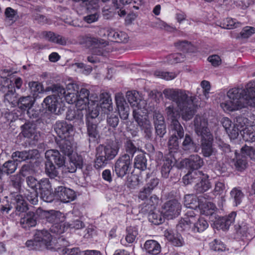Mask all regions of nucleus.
<instances>
[{"label":"nucleus","mask_w":255,"mask_h":255,"mask_svg":"<svg viewBox=\"0 0 255 255\" xmlns=\"http://www.w3.org/2000/svg\"><path fill=\"white\" fill-rule=\"evenodd\" d=\"M46 90L53 93H57L58 96L64 97V99L68 104H75L79 108L85 109L88 113L92 110H94L97 105L100 106V99L92 100L89 99L90 92L86 88H82L79 93L77 94L66 91L65 88L59 84H54L46 88ZM101 97H100V98Z\"/></svg>","instance_id":"obj_1"},{"label":"nucleus","mask_w":255,"mask_h":255,"mask_svg":"<svg viewBox=\"0 0 255 255\" xmlns=\"http://www.w3.org/2000/svg\"><path fill=\"white\" fill-rule=\"evenodd\" d=\"M100 106L97 105L96 108L92 110L86 115V124L87 128V133L90 142L96 141L99 137L97 129L98 120L97 119L100 112L102 114H108L113 110L112 102L111 95L107 92L100 94Z\"/></svg>","instance_id":"obj_2"},{"label":"nucleus","mask_w":255,"mask_h":255,"mask_svg":"<svg viewBox=\"0 0 255 255\" xmlns=\"http://www.w3.org/2000/svg\"><path fill=\"white\" fill-rule=\"evenodd\" d=\"M163 94L167 99L176 104L183 120L188 121L193 117L195 110L193 107V101L185 91L179 89H165Z\"/></svg>","instance_id":"obj_3"},{"label":"nucleus","mask_w":255,"mask_h":255,"mask_svg":"<svg viewBox=\"0 0 255 255\" xmlns=\"http://www.w3.org/2000/svg\"><path fill=\"white\" fill-rule=\"evenodd\" d=\"M194 125L196 133L201 136V147L204 156L209 157L213 152V135L208 128V120L199 115L194 120Z\"/></svg>","instance_id":"obj_4"},{"label":"nucleus","mask_w":255,"mask_h":255,"mask_svg":"<svg viewBox=\"0 0 255 255\" xmlns=\"http://www.w3.org/2000/svg\"><path fill=\"white\" fill-rule=\"evenodd\" d=\"M119 147L116 144H100L96 148L94 167L100 169L105 167L118 154Z\"/></svg>","instance_id":"obj_5"},{"label":"nucleus","mask_w":255,"mask_h":255,"mask_svg":"<svg viewBox=\"0 0 255 255\" xmlns=\"http://www.w3.org/2000/svg\"><path fill=\"white\" fill-rule=\"evenodd\" d=\"M46 161L45 164V169L46 174L51 178L58 177V171L54 164L58 167H62L65 163V158L61 155L57 150H48L45 152Z\"/></svg>","instance_id":"obj_6"},{"label":"nucleus","mask_w":255,"mask_h":255,"mask_svg":"<svg viewBox=\"0 0 255 255\" xmlns=\"http://www.w3.org/2000/svg\"><path fill=\"white\" fill-rule=\"evenodd\" d=\"M52 93L53 95L48 96L44 99L42 107L51 113L61 114L65 110V107L61 101L64 97L60 98L57 93Z\"/></svg>","instance_id":"obj_7"},{"label":"nucleus","mask_w":255,"mask_h":255,"mask_svg":"<svg viewBox=\"0 0 255 255\" xmlns=\"http://www.w3.org/2000/svg\"><path fill=\"white\" fill-rule=\"evenodd\" d=\"M132 160L128 156L121 155L114 165V171L119 177H123L129 172L131 168Z\"/></svg>","instance_id":"obj_8"},{"label":"nucleus","mask_w":255,"mask_h":255,"mask_svg":"<svg viewBox=\"0 0 255 255\" xmlns=\"http://www.w3.org/2000/svg\"><path fill=\"white\" fill-rule=\"evenodd\" d=\"M170 132L171 135L168 141V149L170 152H175L178 149L181 139L184 136V131L182 126H175L170 128Z\"/></svg>","instance_id":"obj_9"},{"label":"nucleus","mask_w":255,"mask_h":255,"mask_svg":"<svg viewBox=\"0 0 255 255\" xmlns=\"http://www.w3.org/2000/svg\"><path fill=\"white\" fill-rule=\"evenodd\" d=\"M40 195V198L46 202L53 201L54 195L52 193L51 185L48 178H43L38 183L37 191Z\"/></svg>","instance_id":"obj_10"},{"label":"nucleus","mask_w":255,"mask_h":255,"mask_svg":"<svg viewBox=\"0 0 255 255\" xmlns=\"http://www.w3.org/2000/svg\"><path fill=\"white\" fill-rule=\"evenodd\" d=\"M54 129L61 139L71 136L74 132L73 126L64 121H58L54 125Z\"/></svg>","instance_id":"obj_11"},{"label":"nucleus","mask_w":255,"mask_h":255,"mask_svg":"<svg viewBox=\"0 0 255 255\" xmlns=\"http://www.w3.org/2000/svg\"><path fill=\"white\" fill-rule=\"evenodd\" d=\"M213 198V197H211L206 194L203 195V200H202L199 208L202 215L206 216L216 215L215 211L217 209L216 206L214 203L210 201L211 199Z\"/></svg>","instance_id":"obj_12"},{"label":"nucleus","mask_w":255,"mask_h":255,"mask_svg":"<svg viewBox=\"0 0 255 255\" xmlns=\"http://www.w3.org/2000/svg\"><path fill=\"white\" fill-rule=\"evenodd\" d=\"M164 209L165 216L168 219H172L177 217L180 214L181 205L177 200H171L165 203Z\"/></svg>","instance_id":"obj_13"},{"label":"nucleus","mask_w":255,"mask_h":255,"mask_svg":"<svg viewBox=\"0 0 255 255\" xmlns=\"http://www.w3.org/2000/svg\"><path fill=\"white\" fill-rule=\"evenodd\" d=\"M55 194L63 203L72 201L76 197L74 190L61 186L55 188Z\"/></svg>","instance_id":"obj_14"},{"label":"nucleus","mask_w":255,"mask_h":255,"mask_svg":"<svg viewBox=\"0 0 255 255\" xmlns=\"http://www.w3.org/2000/svg\"><path fill=\"white\" fill-rule=\"evenodd\" d=\"M236 215V212H232L228 216L219 218L215 220L214 222V226L218 230L226 231L234 222Z\"/></svg>","instance_id":"obj_15"},{"label":"nucleus","mask_w":255,"mask_h":255,"mask_svg":"<svg viewBox=\"0 0 255 255\" xmlns=\"http://www.w3.org/2000/svg\"><path fill=\"white\" fill-rule=\"evenodd\" d=\"M75 108L73 109L69 108L68 109L66 115V119L70 121H73L74 123H77L78 125L83 124V111L85 110V109L79 108L75 106Z\"/></svg>","instance_id":"obj_16"},{"label":"nucleus","mask_w":255,"mask_h":255,"mask_svg":"<svg viewBox=\"0 0 255 255\" xmlns=\"http://www.w3.org/2000/svg\"><path fill=\"white\" fill-rule=\"evenodd\" d=\"M115 101L119 114L122 119L127 120L129 115V107L123 96L116 95Z\"/></svg>","instance_id":"obj_17"},{"label":"nucleus","mask_w":255,"mask_h":255,"mask_svg":"<svg viewBox=\"0 0 255 255\" xmlns=\"http://www.w3.org/2000/svg\"><path fill=\"white\" fill-rule=\"evenodd\" d=\"M68 157L69 161L67 165V169L69 172L74 173L77 169H81L83 167V159L81 155L73 153Z\"/></svg>","instance_id":"obj_18"},{"label":"nucleus","mask_w":255,"mask_h":255,"mask_svg":"<svg viewBox=\"0 0 255 255\" xmlns=\"http://www.w3.org/2000/svg\"><path fill=\"white\" fill-rule=\"evenodd\" d=\"M167 119L170 121L171 124L169 128H175L174 126L178 127L182 126L178 121L180 118L179 112L173 106L170 105L167 107L165 109Z\"/></svg>","instance_id":"obj_19"},{"label":"nucleus","mask_w":255,"mask_h":255,"mask_svg":"<svg viewBox=\"0 0 255 255\" xmlns=\"http://www.w3.org/2000/svg\"><path fill=\"white\" fill-rule=\"evenodd\" d=\"M244 99L248 101H251L252 103L250 104L252 107H255V82L251 81L248 83L246 87V90L243 91Z\"/></svg>","instance_id":"obj_20"},{"label":"nucleus","mask_w":255,"mask_h":255,"mask_svg":"<svg viewBox=\"0 0 255 255\" xmlns=\"http://www.w3.org/2000/svg\"><path fill=\"white\" fill-rule=\"evenodd\" d=\"M11 202L15 205L16 214H20L25 212L28 209L26 202L24 200L22 195L16 194L12 196Z\"/></svg>","instance_id":"obj_21"},{"label":"nucleus","mask_w":255,"mask_h":255,"mask_svg":"<svg viewBox=\"0 0 255 255\" xmlns=\"http://www.w3.org/2000/svg\"><path fill=\"white\" fill-rule=\"evenodd\" d=\"M38 219L37 212L29 211L21 219L20 224L24 228L34 227L36 225Z\"/></svg>","instance_id":"obj_22"},{"label":"nucleus","mask_w":255,"mask_h":255,"mask_svg":"<svg viewBox=\"0 0 255 255\" xmlns=\"http://www.w3.org/2000/svg\"><path fill=\"white\" fill-rule=\"evenodd\" d=\"M37 152V150L29 151H16L12 153L11 158L16 162H21L28 159H32L34 154Z\"/></svg>","instance_id":"obj_23"},{"label":"nucleus","mask_w":255,"mask_h":255,"mask_svg":"<svg viewBox=\"0 0 255 255\" xmlns=\"http://www.w3.org/2000/svg\"><path fill=\"white\" fill-rule=\"evenodd\" d=\"M203 196L197 197L193 194L186 195L184 197V205L188 208L196 209L199 208Z\"/></svg>","instance_id":"obj_24"},{"label":"nucleus","mask_w":255,"mask_h":255,"mask_svg":"<svg viewBox=\"0 0 255 255\" xmlns=\"http://www.w3.org/2000/svg\"><path fill=\"white\" fill-rule=\"evenodd\" d=\"M233 163L236 169L239 171L245 170L248 165L247 157L243 154L235 152V157L233 159Z\"/></svg>","instance_id":"obj_25"},{"label":"nucleus","mask_w":255,"mask_h":255,"mask_svg":"<svg viewBox=\"0 0 255 255\" xmlns=\"http://www.w3.org/2000/svg\"><path fill=\"white\" fill-rule=\"evenodd\" d=\"M165 236L172 245L176 247H181L184 244L182 236L179 233H174L172 231L165 232Z\"/></svg>","instance_id":"obj_26"},{"label":"nucleus","mask_w":255,"mask_h":255,"mask_svg":"<svg viewBox=\"0 0 255 255\" xmlns=\"http://www.w3.org/2000/svg\"><path fill=\"white\" fill-rule=\"evenodd\" d=\"M211 187V183L208 179V176L203 175V176L200 178V181L195 184L194 189L196 193L198 194L207 191Z\"/></svg>","instance_id":"obj_27"},{"label":"nucleus","mask_w":255,"mask_h":255,"mask_svg":"<svg viewBox=\"0 0 255 255\" xmlns=\"http://www.w3.org/2000/svg\"><path fill=\"white\" fill-rule=\"evenodd\" d=\"M35 239L38 240L40 246H48L50 245L52 238L48 231L43 230L35 233Z\"/></svg>","instance_id":"obj_28"},{"label":"nucleus","mask_w":255,"mask_h":255,"mask_svg":"<svg viewBox=\"0 0 255 255\" xmlns=\"http://www.w3.org/2000/svg\"><path fill=\"white\" fill-rule=\"evenodd\" d=\"M43 35L50 42L55 43L61 45H65L67 43V39L65 37L55 33L51 31H44Z\"/></svg>","instance_id":"obj_29"},{"label":"nucleus","mask_w":255,"mask_h":255,"mask_svg":"<svg viewBox=\"0 0 255 255\" xmlns=\"http://www.w3.org/2000/svg\"><path fill=\"white\" fill-rule=\"evenodd\" d=\"M86 44L89 47H91L92 53L97 55H102L103 49L101 47L99 40L95 37H88L86 40Z\"/></svg>","instance_id":"obj_30"},{"label":"nucleus","mask_w":255,"mask_h":255,"mask_svg":"<svg viewBox=\"0 0 255 255\" xmlns=\"http://www.w3.org/2000/svg\"><path fill=\"white\" fill-rule=\"evenodd\" d=\"M144 248L146 252L149 254L156 255L161 251L160 244L156 241L150 240L145 242Z\"/></svg>","instance_id":"obj_31"},{"label":"nucleus","mask_w":255,"mask_h":255,"mask_svg":"<svg viewBox=\"0 0 255 255\" xmlns=\"http://www.w3.org/2000/svg\"><path fill=\"white\" fill-rule=\"evenodd\" d=\"M124 149L125 152L121 155L128 156L129 159L131 160H132L135 153L139 151V147L135 146L130 139H127L125 142Z\"/></svg>","instance_id":"obj_32"},{"label":"nucleus","mask_w":255,"mask_h":255,"mask_svg":"<svg viewBox=\"0 0 255 255\" xmlns=\"http://www.w3.org/2000/svg\"><path fill=\"white\" fill-rule=\"evenodd\" d=\"M21 133L25 137L34 139L36 135V128L34 124L26 123L21 127Z\"/></svg>","instance_id":"obj_33"},{"label":"nucleus","mask_w":255,"mask_h":255,"mask_svg":"<svg viewBox=\"0 0 255 255\" xmlns=\"http://www.w3.org/2000/svg\"><path fill=\"white\" fill-rule=\"evenodd\" d=\"M203 160L200 156L196 154L190 155L186 164L190 170H194L200 168L203 165Z\"/></svg>","instance_id":"obj_34"},{"label":"nucleus","mask_w":255,"mask_h":255,"mask_svg":"<svg viewBox=\"0 0 255 255\" xmlns=\"http://www.w3.org/2000/svg\"><path fill=\"white\" fill-rule=\"evenodd\" d=\"M60 151L65 155L70 156L73 153V147L71 142L67 138L61 139L57 141Z\"/></svg>","instance_id":"obj_35"},{"label":"nucleus","mask_w":255,"mask_h":255,"mask_svg":"<svg viewBox=\"0 0 255 255\" xmlns=\"http://www.w3.org/2000/svg\"><path fill=\"white\" fill-rule=\"evenodd\" d=\"M30 93L34 99L39 98V94H42L44 92L43 85L37 81H32L28 83Z\"/></svg>","instance_id":"obj_36"},{"label":"nucleus","mask_w":255,"mask_h":255,"mask_svg":"<svg viewBox=\"0 0 255 255\" xmlns=\"http://www.w3.org/2000/svg\"><path fill=\"white\" fill-rule=\"evenodd\" d=\"M108 37L110 38H113V41L118 43H126L128 38L126 32L115 30H112L109 32Z\"/></svg>","instance_id":"obj_37"},{"label":"nucleus","mask_w":255,"mask_h":255,"mask_svg":"<svg viewBox=\"0 0 255 255\" xmlns=\"http://www.w3.org/2000/svg\"><path fill=\"white\" fill-rule=\"evenodd\" d=\"M35 100L31 96H27L20 98L17 103L19 108L24 112L32 107Z\"/></svg>","instance_id":"obj_38"},{"label":"nucleus","mask_w":255,"mask_h":255,"mask_svg":"<svg viewBox=\"0 0 255 255\" xmlns=\"http://www.w3.org/2000/svg\"><path fill=\"white\" fill-rule=\"evenodd\" d=\"M60 212L54 210L50 211H42L41 212V216L45 219V221L53 224L60 220L58 215Z\"/></svg>","instance_id":"obj_39"},{"label":"nucleus","mask_w":255,"mask_h":255,"mask_svg":"<svg viewBox=\"0 0 255 255\" xmlns=\"http://www.w3.org/2000/svg\"><path fill=\"white\" fill-rule=\"evenodd\" d=\"M7 88V91L4 96V102H7L9 104L14 105L17 102V94L15 92V89L11 84H9Z\"/></svg>","instance_id":"obj_40"},{"label":"nucleus","mask_w":255,"mask_h":255,"mask_svg":"<svg viewBox=\"0 0 255 255\" xmlns=\"http://www.w3.org/2000/svg\"><path fill=\"white\" fill-rule=\"evenodd\" d=\"M188 216L184 218H182L177 225V229L180 231H188L191 227V221L189 216L194 217V213L192 212L187 213Z\"/></svg>","instance_id":"obj_41"},{"label":"nucleus","mask_w":255,"mask_h":255,"mask_svg":"<svg viewBox=\"0 0 255 255\" xmlns=\"http://www.w3.org/2000/svg\"><path fill=\"white\" fill-rule=\"evenodd\" d=\"M174 46L178 50L185 53L193 52L194 50V47L191 42L187 40L178 41L174 43Z\"/></svg>","instance_id":"obj_42"},{"label":"nucleus","mask_w":255,"mask_h":255,"mask_svg":"<svg viewBox=\"0 0 255 255\" xmlns=\"http://www.w3.org/2000/svg\"><path fill=\"white\" fill-rule=\"evenodd\" d=\"M147 159L145 153L142 152L137 154L134 160V167L135 168L141 170H144L146 169Z\"/></svg>","instance_id":"obj_43"},{"label":"nucleus","mask_w":255,"mask_h":255,"mask_svg":"<svg viewBox=\"0 0 255 255\" xmlns=\"http://www.w3.org/2000/svg\"><path fill=\"white\" fill-rule=\"evenodd\" d=\"M67 230V222L60 220L52 224L50 228V232L56 234H61Z\"/></svg>","instance_id":"obj_44"},{"label":"nucleus","mask_w":255,"mask_h":255,"mask_svg":"<svg viewBox=\"0 0 255 255\" xmlns=\"http://www.w3.org/2000/svg\"><path fill=\"white\" fill-rule=\"evenodd\" d=\"M148 220L154 225H160L164 221V217L162 213L158 210L153 211L148 214Z\"/></svg>","instance_id":"obj_45"},{"label":"nucleus","mask_w":255,"mask_h":255,"mask_svg":"<svg viewBox=\"0 0 255 255\" xmlns=\"http://www.w3.org/2000/svg\"><path fill=\"white\" fill-rule=\"evenodd\" d=\"M17 163L13 160L6 161L2 166V170L4 174L9 175L15 172L17 168Z\"/></svg>","instance_id":"obj_46"},{"label":"nucleus","mask_w":255,"mask_h":255,"mask_svg":"<svg viewBox=\"0 0 255 255\" xmlns=\"http://www.w3.org/2000/svg\"><path fill=\"white\" fill-rule=\"evenodd\" d=\"M126 240L128 243H132L138 235V229L136 227H128L126 229Z\"/></svg>","instance_id":"obj_47"},{"label":"nucleus","mask_w":255,"mask_h":255,"mask_svg":"<svg viewBox=\"0 0 255 255\" xmlns=\"http://www.w3.org/2000/svg\"><path fill=\"white\" fill-rule=\"evenodd\" d=\"M227 96L229 99L239 103L241 99H244L243 91L239 88H233L228 92Z\"/></svg>","instance_id":"obj_48"},{"label":"nucleus","mask_w":255,"mask_h":255,"mask_svg":"<svg viewBox=\"0 0 255 255\" xmlns=\"http://www.w3.org/2000/svg\"><path fill=\"white\" fill-rule=\"evenodd\" d=\"M25 198L31 204L36 205L38 201V192L34 190L26 189L24 193Z\"/></svg>","instance_id":"obj_49"},{"label":"nucleus","mask_w":255,"mask_h":255,"mask_svg":"<svg viewBox=\"0 0 255 255\" xmlns=\"http://www.w3.org/2000/svg\"><path fill=\"white\" fill-rule=\"evenodd\" d=\"M209 226L206 219L203 217H200L197 222L194 224L193 231L197 232L204 231Z\"/></svg>","instance_id":"obj_50"},{"label":"nucleus","mask_w":255,"mask_h":255,"mask_svg":"<svg viewBox=\"0 0 255 255\" xmlns=\"http://www.w3.org/2000/svg\"><path fill=\"white\" fill-rule=\"evenodd\" d=\"M238 102L229 100L221 103L220 106L225 111L232 112L238 109Z\"/></svg>","instance_id":"obj_51"},{"label":"nucleus","mask_w":255,"mask_h":255,"mask_svg":"<svg viewBox=\"0 0 255 255\" xmlns=\"http://www.w3.org/2000/svg\"><path fill=\"white\" fill-rule=\"evenodd\" d=\"M22 182V178L19 175H14L10 177V185L15 189L16 192L20 191Z\"/></svg>","instance_id":"obj_52"},{"label":"nucleus","mask_w":255,"mask_h":255,"mask_svg":"<svg viewBox=\"0 0 255 255\" xmlns=\"http://www.w3.org/2000/svg\"><path fill=\"white\" fill-rule=\"evenodd\" d=\"M231 196L234 199L235 205L237 206L242 202V199L244 194L242 191L237 188H233L231 191Z\"/></svg>","instance_id":"obj_53"},{"label":"nucleus","mask_w":255,"mask_h":255,"mask_svg":"<svg viewBox=\"0 0 255 255\" xmlns=\"http://www.w3.org/2000/svg\"><path fill=\"white\" fill-rule=\"evenodd\" d=\"M158 77L166 80H171L177 77V74L174 72H169L161 71H156L154 73Z\"/></svg>","instance_id":"obj_54"},{"label":"nucleus","mask_w":255,"mask_h":255,"mask_svg":"<svg viewBox=\"0 0 255 255\" xmlns=\"http://www.w3.org/2000/svg\"><path fill=\"white\" fill-rule=\"evenodd\" d=\"M138 93L135 91H128L127 93L126 97L129 103L132 106H137L138 97L137 96Z\"/></svg>","instance_id":"obj_55"},{"label":"nucleus","mask_w":255,"mask_h":255,"mask_svg":"<svg viewBox=\"0 0 255 255\" xmlns=\"http://www.w3.org/2000/svg\"><path fill=\"white\" fill-rule=\"evenodd\" d=\"M255 33V28L252 26H246L243 28L238 35V38H248Z\"/></svg>","instance_id":"obj_56"},{"label":"nucleus","mask_w":255,"mask_h":255,"mask_svg":"<svg viewBox=\"0 0 255 255\" xmlns=\"http://www.w3.org/2000/svg\"><path fill=\"white\" fill-rule=\"evenodd\" d=\"M140 110H133V117L136 122L138 124L139 126L143 127L146 125V123L148 121L146 120L145 118L143 117V116L140 114Z\"/></svg>","instance_id":"obj_57"},{"label":"nucleus","mask_w":255,"mask_h":255,"mask_svg":"<svg viewBox=\"0 0 255 255\" xmlns=\"http://www.w3.org/2000/svg\"><path fill=\"white\" fill-rule=\"evenodd\" d=\"M210 248L215 251H223L226 249L225 245L220 240L215 239L210 243Z\"/></svg>","instance_id":"obj_58"},{"label":"nucleus","mask_w":255,"mask_h":255,"mask_svg":"<svg viewBox=\"0 0 255 255\" xmlns=\"http://www.w3.org/2000/svg\"><path fill=\"white\" fill-rule=\"evenodd\" d=\"M67 229L79 230L85 227L84 223L79 219H76L71 221L70 222H67Z\"/></svg>","instance_id":"obj_59"},{"label":"nucleus","mask_w":255,"mask_h":255,"mask_svg":"<svg viewBox=\"0 0 255 255\" xmlns=\"http://www.w3.org/2000/svg\"><path fill=\"white\" fill-rule=\"evenodd\" d=\"M182 145L184 150H188L194 147V142L190 135L188 134L185 135Z\"/></svg>","instance_id":"obj_60"},{"label":"nucleus","mask_w":255,"mask_h":255,"mask_svg":"<svg viewBox=\"0 0 255 255\" xmlns=\"http://www.w3.org/2000/svg\"><path fill=\"white\" fill-rule=\"evenodd\" d=\"M243 137L247 141L254 142L255 141V130L253 128L251 129H245L244 132Z\"/></svg>","instance_id":"obj_61"},{"label":"nucleus","mask_w":255,"mask_h":255,"mask_svg":"<svg viewBox=\"0 0 255 255\" xmlns=\"http://www.w3.org/2000/svg\"><path fill=\"white\" fill-rule=\"evenodd\" d=\"M158 183L159 179L157 178L151 177V178H150L147 177L145 187L152 192L153 189L158 185Z\"/></svg>","instance_id":"obj_62"},{"label":"nucleus","mask_w":255,"mask_h":255,"mask_svg":"<svg viewBox=\"0 0 255 255\" xmlns=\"http://www.w3.org/2000/svg\"><path fill=\"white\" fill-rule=\"evenodd\" d=\"M25 245L30 250H37L39 247H41L38 240L35 239V234L34 239L27 241Z\"/></svg>","instance_id":"obj_63"},{"label":"nucleus","mask_w":255,"mask_h":255,"mask_svg":"<svg viewBox=\"0 0 255 255\" xmlns=\"http://www.w3.org/2000/svg\"><path fill=\"white\" fill-rule=\"evenodd\" d=\"M39 181H38L34 177L30 176L26 178V182L29 187L31 190L37 191V187Z\"/></svg>","instance_id":"obj_64"}]
</instances>
